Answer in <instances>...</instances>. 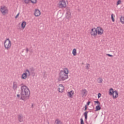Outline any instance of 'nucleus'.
Listing matches in <instances>:
<instances>
[{"label": "nucleus", "instance_id": "a878e982", "mask_svg": "<svg viewBox=\"0 0 124 124\" xmlns=\"http://www.w3.org/2000/svg\"><path fill=\"white\" fill-rule=\"evenodd\" d=\"M109 93H114V89L110 88L109 90Z\"/></svg>", "mask_w": 124, "mask_h": 124}, {"label": "nucleus", "instance_id": "49530a36", "mask_svg": "<svg viewBox=\"0 0 124 124\" xmlns=\"http://www.w3.org/2000/svg\"><path fill=\"white\" fill-rule=\"evenodd\" d=\"M34 75V73H33Z\"/></svg>", "mask_w": 124, "mask_h": 124}, {"label": "nucleus", "instance_id": "5701e85b", "mask_svg": "<svg viewBox=\"0 0 124 124\" xmlns=\"http://www.w3.org/2000/svg\"><path fill=\"white\" fill-rule=\"evenodd\" d=\"M120 22H121L122 24H124V16L121 17Z\"/></svg>", "mask_w": 124, "mask_h": 124}, {"label": "nucleus", "instance_id": "2f4dec72", "mask_svg": "<svg viewBox=\"0 0 124 124\" xmlns=\"http://www.w3.org/2000/svg\"><path fill=\"white\" fill-rule=\"evenodd\" d=\"M86 68L87 69H90V64L86 63Z\"/></svg>", "mask_w": 124, "mask_h": 124}, {"label": "nucleus", "instance_id": "7ed1b4c3", "mask_svg": "<svg viewBox=\"0 0 124 124\" xmlns=\"http://www.w3.org/2000/svg\"><path fill=\"white\" fill-rule=\"evenodd\" d=\"M17 97H20V99L22 100H27V99H29V97H30V93H21L20 94L17 95Z\"/></svg>", "mask_w": 124, "mask_h": 124}, {"label": "nucleus", "instance_id": "aec40b11", "mask_svg": "<svg viewBox=\"0 0 124 124\" xmlns=\"http://www.w3.org/2000/svg\"><path fill=\"white\" fill-rule=\"evenodd\" d=\"M88 113H89V111H86L84 113V116L85 117V121H87V120L88 119Z\"/></svg>", "mask_w": 124, "mask_h": 124}, {"label": "nucleus", "instance_id": "ea45409f", "mask_svg": "<svg viewBox=\"0 0 124 124\" xmlns=\"http://www.w3.org/2000/svg\"><path fill=\"white\" fill-rule=\"evenodd\" d=\"M87 105H86L85 106V109H84V110L85 111H86L87 110Z\"/></svg>", "mask_w": 124, "mask_h": 124}, {"label": "nucleus", "instance_id": "a211bd4d", "mask_svg": "<svg viewBox=\"0 0 124 124\" xmlns=\"http://www.w3.org/2000/svg\"><path fill=\"white\" fill-rule=\"evenodd\" d=\"M97 83H99V84H102V82L103 81V79L101 78H99L97 79Z\"/></svg>", "mask_w": 124, "mask_h": 124}, {"label": "nucleus", "instance_id": "37998d69", "mask_svg": "<svg viewBox=\"0 0 124 124\" xmlns=\"http://www.w3.org/2000/svg\"><path fill=\"white\" fill-rule=\"evenodd\" d=\"M114 93H118V91L117 90H115L114 91Z\"/></svg>", "mask_w": 124, "mask_h": 124}, {"label": "nucleus", "instance_id": "473e14b6", "mask_svg": "<svg viewBox=\"0 0 124 124\" xmlns=\"http://www.w3.org/2000/svg\"><path fill=\"white\" fill-rule=\"evenodd\" d=\"M94 103H97V104H98V105H100V102H99V101H94Z\"/></svg>", "mask_w": 124, "mask_h": 124}, {"label": "nucleus", "instance_id": "6e6552de", "mask_svg": "<svg viewBox=\"0 0 124 124\" xmlns=\"http://www.w3.org/2000/svg\"><path fill=\"white\" fill-rule=\"evenodd\" d=\"M67 12L66 15V19H71V13L70 12V9L68 7H66Z\"/></svg>", "mask_w": 124, "mask_h": 124}, {"label": "nucleus", "instance_id": "c9c22d12", "mask_svg": "<svg viewBox=\"0 0 124 124\" xmlns=\"http://www.w3.org/2000/svg\"><path fill=\"white\" fill-rule=\"evenodd\" d=\"M67 93H74V92L73 91H71L70 92H68Z\"/></svg>", "mask_w": 124, "mask_h": 124}, {"label": "nucleus", "instance_id": "412c9836", "mask_svg": "<svg viewBox=\"0 0 124 124\" xmlns=\"http://www.w3.org/2000/svg\"><path fill=\"white\" fill-rule=\"evenodd\" d=\"M72 54H73V56H75L76 55H77V51L76 48H74V49L73 50Z\"/></svg>", "mask_w": 124, "mask_h": 124}, {"label": "nucleus", "instance_id": "c85d7f7f", "mask_svg": "<svg viewBox=\"0 0 124 124\" xmlns=\"http://www.w3.org/2000/svg\"><path fill=\"white\" fill-rule=\"evenodd\" d=\"M68 97H69L70 98H72L73 96V93H69L68 94Z\"/></svg>", "mask_w": 124, "mask_h": 124}, {"label": "nucleus", "instance_id": "dca6fc26", "mask_svg": "<svg viewBox=\"0 0 124 124\" xmlns=\"http://www.w3.org/2000/svg\"><path fill=\"white\" fill-rule=\"evenodd\" d=\"M62 71H63V73H64V74L68 75L69 72H68V69L67 68H64L63 69V70H62Z\"/></svg>", "mask_w": 124, "mask_h": 124}, {"label": "nucleus", "instance_id": "4468645a", "mask_svg": "<svg viewBox=\"0 0 124 124\" xmlns=\"http://www.w3.org/2000/svg\"><path fill=\"white\" fill-rule=\"evenodd\" d=\"M109 95H110V96H112L113 98L114 99L119 97L118 93H109Z\"/></svg>", "mask_w": 124, "mask_h": 124}, {"label": "nucleus", "instance_id": "f257e3e1", "mask_svg": "<svg viewBox=\"0 0 124 124\" xmlns=\"http://www.w3.org/2000/svg\"><path fill=\"white\" fill-rule=\"evenodd\" d=\"M68 79V75L64 74L63 71L61 70L59 73V77L58 78V81L61 82L62 81H64Z\"/></svg>", "mask_w": 124, "mask_h": 124}, {"label": "nucleus", "instance_id": "c756f323", "mask_svg": "<svg viewBox=\"0 0 124 124\" xmlns=\"http://www.w3.org/2000/svg\"><path fill=\"white\" fill-rule=\"evenodd\" d=\"M30 1H31V3H36L37 0H30Z\"/></svg>", "mask_w": 124, "mask_h": 124}, {"label": "nucleus", "instance_id": "e433bc0d", "mask_svg": "<svg viewBox=\"0 0 124 124\" xmlns=\"http://www.w3.org/2000/svg\"><path fill=\"white\" fill-rule=\"evenodd\" d=\"M106 55L108 56V57H113V55L109 54H107Z\"/></svg>", "mask_w": 124, "mask_h": 124}, {"label": "nucleus", "instance_id": "cd10ccee", "mask_svg": "<svg viewBox=\"0 0 124 124\" xmlns=\"http://www.w3.org/2000/svg\"><path fill=\"white\" fill-rule=\"evenodd\" d=\"M111 19L112 22H115V19H114V14H112L111 15Z\"/></svg>", "mask_w": 124, "mask_h": 124}, {"label": "nucleus", "instance_id": "bb28decb", "mask_svg": "<svg viewBox=\"0 0 124 124\" xmlns=\"http://www.w3.org/2000/svg\"><path fill=\"white\" fill-rule=\"evenodd\" d=\"M26 72L28 73L27 76H28L29 77L31 76V72H30V70H29L28 69H26Z\"/></svg>", "mask_w": 124, "mask_h": 124}, {"label": "nucleus", "instance_id": "f8f14e48", "mask_svg": "<svg viewBox=\"0 0 124 124\" xmlns=\"http://www.w3.org/2000/svg\"><path fill=\"white\" fill-rule=\"evenodd\" d=\"M40 14H41V13L39 9H37L35 10L34 16L36 17H38L39 16H40Z\"/></svg>", "mask_w": 124, "mask_h": 124}, {"label": "nucleus", "instance_id": "1a4fd4ad", "mask_svg": "<svg viewBox=\"0 0 124 124\" xmlns=\"http://www.w3.org/2000/svg\"><path fill=\"white\" fill-rule=\"evenodd\" d=\"M96 30L97 31V33L98 34V35H102V34H103L104 31L102 28L98 27Z\"/></svg>", "mask_w": 124, "mask_h": 124}, {"label": "nucleus", "instance_id": "2eb2a0df", "mask_svg": "<svg viewBox=\"0 0 124 124\" xmlns=\"http://www.w3.org/2000/svg\"><path fill=\"white\" fill-rule=\"evenodd\" d=\"M54 124H63L62 123V121H61V120L59 119H56L55 120V122H54Z\"/></svg>", "mask_w": 124, "mask_h": 124}, {"label": "nucleus", "instance_id": "79ce46f5", "mask_svg": "<svg viewBox=\"0 0 124 124\" xmlns=\"http://www.w3.org/2000/svg\"><path fill=\"white\" fill-rule=\"evenodd\" d=\"M90 103H91V101H88L87 103L88 106H89V105H90Z\"/></svg>", "mask_w": 124, "mask_h": 124}, {"label": "nucleus", "instance_id": "7c9ffc66", "mask_svg": "<svg viewBox=\"0 0 124 124\" xmlns=\"http://www.w3.org/2000/svg\"><path fill=\"white\" fill-rule=\"evenodd\" d=\"M122 3V0H118L117 2V5H119V4H121Z\"/></svg>", "mask_w": 124, "mask_h": 124}, {"label": "nucleus", "instance_id": "423d86ee", "mask_svg": "<svg viewBox=\"0 0 124 124\" xmlns=\"http://www.w3.org/2000/svg\"><path fill=\"white\" fill-rule=\"evenodd\" d=\"M90 34L91 36H94V37H96V35H97V30H96V29H95V28H93L91 30Z\"/></svg>", "mask_w": 124, "mask_h": 124}, {"label": "nucleus", "instance_id": "6ab92c4d", "mask_svg": "<svg viewBox=\"0 0 124 124\" xmlns=\"http://www.w3.org/2000/svg\"><path fill=\"white\" fill-rule=\"evenodd\" d=\"M26 25H27L26 21L22 22L21 23V28H22V29H25V28H26Z\"/></svg>", "mask_w": 124, "mask_h": 124}, {"label": "nucleus", "instance_id": "4c0bfd02", "mask_svg": "<svg viewBox=\"0 0 124 124\" xmlns=\"http://www.w3.org/2000/svg\"><path fill=\"white\" fill-rule=\"evenodd\" d=\"M20 15V13H19L15 17L16 19H17V18H18V16H19V15Z\"/></svg>", "mask_w": 124, "mask_h": 124}, {"label": "nucleus", "instance_id": "a18cd8bd", "mask_svg": "<svg viewBox=\"0 0 124 124\" xmlns=\"http://www.w3.org/2000/svg\"><path fill=\"white\" fill-rule=\"evenodd\" d=\"M23 85H24L23 83L21 84V86H23Z\"/></svg>", "mask_w": 124, "mask_h": 124}, {"label": "nucleus", "instance_id": "20e7f679", "mask_svg": "<svg viewBox=\"0 0 124 124\" xmlns=\"http://www.w3.org/2000/svg\"><path fill=\"white\" fill-rule=\"evenodd\" d=\"M21 93H30V89L25 85L21 86Z\"/></svg>", "mask_w": 124, "mask_h": 124}, {"label": "nucleus", "instance_id": "9d476101", "mask_svg": "<svg viewBox=\"0 0 124 124\" xmlns=\"http://www.w3.org/2000/svg\"><path fill=\"white\" fill-rule=\"evenodd\" d=\"M17 119L19 123H23V122H25V119H24V116L22 114L18 115Z\"/></svg>", "mask_w": 124, "mask_h": 124}, {"label": "nucleus", "instance_id": "39448f33", "mask_svg": "<svg viewBox=\"0 0 124 124\" xmlns=\"http://www.w3.org/2000/svg\"><path fill=\"white\" fill-rule=\"evenodd\" d=\"M0 11L3 15H6L8 13V9L5 6H1L0 9Z\"/></svg>", "mask_w": 124, "mask_h": 124}, {"label": "nucleus", "instance_id": "58836bf2", "mask_svg": "<svg viewBox=\"0 0 124 124\" xmlns=\"http://www.w3.org/2000/svg\"><path fill=\"white\" fill-rule=\"evenodd\" d=\"M101 96V93H98V98H100V97Z\"/></svg>", "mask_w": 124, "mask_h": 124}, {"label": "nucleus", "instance_id": "72a5a7b5", "mask_svg": "<svg viewBox=\"0 0 124 124\" xmlns=\"http://www.w3.org/2000/svg\"><path fill=\"white\" fill-rule=\"evenodd\" d=\"M24 0V2L25 3H29V2H30V0Z\"/></svg>", "mask_w": 124, "mask_h": 124}, {"label": "nucleus", "instance_id": "393cba45", "mask_svg": "<svg viewBox=\"0 0 124 124\" xmlns=\"http://www.w3.org/2000/svg\"><path fill=\"white\" fill-rule=\"evenodd\" d=\"M81 93H88V91H87L86 89H83L82 90Z\"/></svg>", "mask_w": 124, "mask_h": 124}, {"label": "nucleus", "instance_id": "f3484780", "mask_svg": "<svg viewBox=\"0 0 124 124\" xmlns=\"http://www.w3.org/2000/svg\"><path fill=\"white\" fill-rule=\"evenodd\" d=\"M27 76H28V73H24L21 76V78L22 79H26L27 78Z\"/></svg>", "mask_w": 124, "mask_h": 124}, {"label": "nucleus", "instance_id": "4be33fe9", "mask_svg": "<svg viewBox=\"0 0 124 124\" xmlns=\"http://www.w3.org/2000/svg\"><path fill=\"white\" fill-rule=\"evenodd\" d=\"M100 105H98V106H96V108H95V111H98L99 110H100L101 109V108H100Z\"/></svg>", "mask_w": 124, "mask_h": 124}, {"label": "nucleus", "instance_id": "ddd939ff", "mask_svg": "<svg viewBox=\"0 0 124 124\" xmlns=\"http://www.w3.org/2000/svg\"><path fill=\"white\" fill-rule=\"evenodd\" d=\"M63 91H64V87H63V85H62V84H60L59 85V93H63Z\"/></svg>", "mask_w": 124, "mask_h": 124}, {"label": "nucleus", "instance_id": "f704fd0d", "mask_svg": "<svg viewBox=\"0 0 124 124\" xmlns=\"http://www.w3.org/2000/svg\"><path fill=\"white\" fill-rule=\"evenodd\" d=\"M80 124H84V121L83 120V118L80 119Z\"/></svg>", "mask_w": 124, "mask_h": 124}, {"label": "nucleus", "instance_id": "c03bdc74", "mask_svg": "<svg viewBox=\"0 0 124 124\" xmlns=\"http://www.w3.org/2000/svg\"><path fill=\"white\" fill-rule=\"evenodd\" d=\"M32 107H33V104H32Z\"/></svg>", "mask_w": 124, "mask_h": 124}, {"label": "nucleus", "instance_id": "f03ea898", "mask_svg": "<svg viewBox=\"0 0 124 124\" xmlns=\"http://www.w3.org/2000/svg\"><path fill=\"white\" fill-rule=\"evenodd\" d=\"M4 46L6 50H9L11 48V41L9 38H7L4 42Z\"/></svg>", "mask_w": 124, "mask_h": 124}, {"label": "nucleus", "instance_id": "b1692460", "mask_svg": "<svg viewBox=\"0 0 124 124\" xmlns=\"http://www.w3.org/2000/svg\"><path fill=\"white\" fill-rule=\"evenodd\" d=\"M30 71L31 72L32 74H33V72L34 71V68L33 67H31L30 68Z\"/></svg>", "mask_w": 124, "mask_h": 124}, {"label": "nucleus", "instance_id": "a19ab883", "mask_svg": "<svg viewBox=\"0 0 124 124\" xmlns=\"http://www.w3.org/2000/svg\"><path fill=\"white\" fill-rule=\"evenodd\" d=\"M29 52V48L28 47H26V53Z\"/></svg>", "mask_w": 124, "mask_h": 124}, {"label": "nucleus", "instance_id": "0eeeda50", "mask_svg": "<svg viewBox=\"0 0 124 124\" xmlns=\"http://www.w3.org/2000/svg\"><path fill=\"white\" fill-rule=\"evenodd\" d=\"M59 6L60 8H65L66 7V3L64 0L60 1L59 2Z\"/></svg>", "mask_w": 124, "mask_h": 124}, {"label": "nucleus", "instance_id": "9b49d317", "mask_svg": "<svg viewBox=\"0 0 124 124\" xmlns=\"http://www.w3.org/2000/svg\"><path fill=\"white\" fill-rule=\"evenodd\" d=\"M17 89H18V83L16 81H14L13 84V90H14V91H17Z\"/></svg>", "mask_w": 124, "mask_h": 124}]
</instances>
